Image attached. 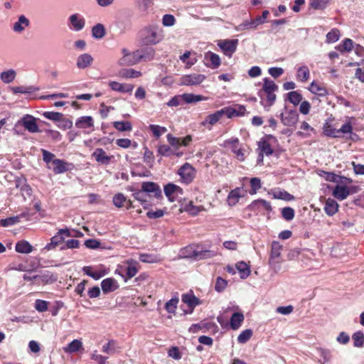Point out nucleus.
I'll use <instances>...</instances> for the list:
<instances>
[{
	"mask_svg": "<svg viewBox=\"0 0 364 364\" xmlns=\"http://www.w3.org/2000/svg\"><path fill=\"white\" fill-rule=\"evenodd\" d=\"M141 42L144 45H156L162 41L164 31L157 24L145 26L140 32Z\"/></svg>",
	"mask_w": 364,
	"mask_h": 364,
	"instance_id": "f257e3e1",
	"label": "nucleus"
},
{
	"mask_svg": "<svg viewBox=\"0 0 364 364\" xmlns=\"http://www.w3.org/2000/svg\"><path fill=\"white\" fill-rule=\"evenodd\" d=\"M277 89L278 86L273 80L265 77L264 79L263 87L258 92L261 99V103L264 106H272L276 100L274 92L277 90Z\"/></svg>",
	"mask_w": 364,
	"mask_h": 364,
	"instance_id": "f03ea898",
	"label": "nucleus"
},
{
	"mask_svg": "<svg viewBox=\"0 0 364 364\" xmlns=\"http://www.w3.org/2000/svg\"><path fill=\"white\" fill-rule=\"evenodd\" d=\"M282 248L283 246L279 242H272L269 258V264L275 273H277L281 269V264L282 262L281 252Z\"/></svg>",
	"mask_w": 364,
	"mask_h": 364,
	"instance_id": "7ed1b4c3",
	"label": "nucleus"
},
{
	"mask_svg": "<svg viewBox=\"0 0 364 364\" xmlns=\"http://www.w3.org/2000/svg\"><path fill=\"white\" fill-rule=\"evenodd\" d=\"M233 112V110L229 108L224 107L213 114H208L202 122V124L203 126H206L207 124L213 126L218 122L224 115H226L228 118H231V115L234 113Z\"/></svg>",
	"mask_w": 364,
	"mask_h": 364,
	"instance_id": "20e7f679",
	"label": "nucleus"
},
{
	"mask_svg": "<svg viewBox=\"0 0 364 364\" xmlns=\"http://www.w3.org/2000/svg\"><path fill=\"white\" fill-rule=\"evenodd\" d=\"M353 128L350 122L344 124L341 129H336L331 125L326 124L323 127V134L330 137H340L341 134H350L352 132Z\"/></svg>",
	"mask_w": 364,
	"mask_h": 364,
	"instance_id": "39448f33",
	"label": "nucleus"
},
{
	"mask_svg": "<svg viewBox=\"0 0 364 364\" xmlns=\"http://www.w3.org/2000/svg\"><path fill=\"white\" fill-rule=\"evenodd\" d=\"M178 174L183 183L188 184L196 176V169L189 163H186L178 170Z\"/></svg>",
	"mask_w": 364,
	"mask_h": 364,
	"instance_id": "423d86ee",
	"label": "nucleus"
},
{
	"mask_svg": "<svg viewBox=\"0 0 364 364\" xmlns=\"http://www.w3.org/2000/svg\"><path fill=\"white\" fill-rule=\"evenodd\" d=\"M71 236L70 232L68 228L60 229L56 235H55L51 239L50 242L48 243L44 250L49 251L55 249L57 246L61 244L64 240L65 237Z\"/></svg>",
	"mask_w": 364,
	"mask_h": 364,
	"instance_id": "0eeeda50",
	"label": "nucleus"
},
{
	"mask_svg": "<svg viewBox=\"0 0 364 364\" xmlns=\"http://www.w3.org/2000/svg\"><path fill=\"white\" fill-rule=\"evenodd\" d=\"M68 26L72 31H80L85 26V19L78 13L71 14L68 18Z\"/></svg>",
	"mask_w": 364,
	"mask_h": 364,
	"instance_id": "6e6552de",
	"label": "nucleus"
},
{
	"mask_svg": "<svg viewBox=\"0 0 364 364\" xmlns=\"http://www.w3.org/2000/svg\"><path fill=\"white\" fill-rule=\"evenodd\" d=\"M237 44V39H225L218 41V46L222 50L223 53L228 57H231L236 51Z\"/></svg>",
	"mask_w": 364,
	"mask_h": 364,
	"instance_id": "1a4fd4ad",
	"label": "nucleus"
},
{
	"mask_svg": "<svg viewBox=\"0 0 364 364\" xmlns=\"http://www.w3.org/2000/svg\"><path fill=\"white\" fill-rule=\"evenodd\" d=\"M206 77L203 74L192 73L184 75L180 79V85L186 86H196L202 83Z\"/></svg>",
	"mask_w": 364,
	"mask_h": 364,
	"instance_id": "9d476101",
	"label": "nucleus"
},
{
	"mask_svg": "<svg viewBox=\"0 0 364 364\" xmlns=\"http://www.w3.org/2000/svg\"><path fill=\"white\" fill-rule=\"evenodd\" d=\"M166 139L171 147L173 149H178L181 146H188L192 141V136L187 135L185 137L180 138L173 136L171 134L166 135Z\"/></svg>",
	"mask_w": 364,
	"mask_h": 364,
	"instance_id": "9b49d317",
	"label": "nucleus"
},
{
	"mask_svg": "<svg viewBox=\"0 0 364 364\" xmlns=\"http://www.w3.org/2000/svg\"><path fill=\"white\" fill-rule=\"evenodd\" d=\"M269 14V11L264 10L261 16H257L250 21H244L240 25V29H255L259 25L263 24L265 22Z\"/></svg>",
	"mask_w": 364,
	"mask_h": 364,
	"instance_id": "f8f14e48",
	"label": "nucleus"
},
{
	"mask_svg": "<svg viewBox=\"0 0 364 364\" xmlns=\"http://www.w3.org/2000/svg\"><path fill=\"white\" fill-rule=\"evenodd\" d=\"M186 250H190L191 252L185 255L188 258H192L195 260H200L208 258H211L215 255V253L211 250H195L193 247L188 248Z\"/></svg>",
	"mask_w": 364,
	"mask_h": 364,
	"instance_id": "ddd939ff",
	"label": "nucleus"
},
{
	"mask_svg": "<svg viewBox=\"0 0 364 364\" xmlns=\"http://www.w3.org/2000/svg\"><path fill=\"white\" fill-rule=\"evenodd\" d=\"M141 188L143 191L149 194H152V196L157 199L162 198L161 189L160 186L154 182H143L141 184Z\"/></svg>",
	"mask_w": 364,
	"mask_h": 364,
	"instance_id": "4468645a",
	"label": "nucleus"
},
{
	"mask_svg": "<svg viewBox=\"0 0 364 364\" xmlns=\"http://www.w3.org/2000/svg\"><path fill=\"white\" fill-rule=\"evenodd\" d=\"M73 165L69 164L61 159H55L53 161V165L48 166L49 168H52L55 174L63 173L68 171L72 170Z\"/></svg>",
	"mask_w": 364,
	"mask_h": 364,
	"instance_id": "2eb2a0df",
	"label": "nucleus"
},
{
	"mask_svg": "<svg viewBox=\"0 0 364 364\" xmlns=\"http://www.w3.org/2000/svg\"><path fill=\"white\" fill-rule=\"evenodd\" d=\"M22 125L31 133H36L39 132L38 126L36 123V119L29 114L25 115L21 119Z\"/></svg>",
	"mask_w": 364,
	"mask_h": 364,
	"instance_id": "dca6fc26",
	"label": "nucleus"
},
{
	"mask_svg": "<svg viewBox=\"0 0 364 364\" xmlns=\"http://www.w3.org/2000/svg\"><path fill=\"white\" fill-rule=\"evenodd\" d=\"M204 60L205 65L211 68H218L221 63L220 58L218 55L211 52L208 51L204 54Z\"/></svg>",
	"mask_w": 364,
	"mask_h": 364,
	"instance_id": "f3484780",
	"label": "nucleus"
},
{
	"mask_svg": "<svg viewBox=\"0 0 364 364\" xmlns=\"http://www.w3.org/2000/svg\"><path fill=\"white\" fill-rule=\"evenodd\" d=\"M281 121L285 126H293L298 121L299 114L295 110H288L280 114Z\"/></svg>",
	"mask_w": 364,
	"mask_h": 364,
	"instance_id": "a211bd4d",
	"label": "nucleus"
},
{
	"mask_svg": "<svg viewBox=\"0 0 364 364\" xmlns=\"http://www.w3.org/2000/svg\"><path fill=\"white\" fill-rule=\"evenodd\" d=\"M140 61V55L138 50L132 52L127 56H122L119 60V65L121 66H129L138 63Z\"/></svg>",
	"mask_w": 364,
	"mask_h": 364,
	"instance_id": "6ab92c4d",
	"label": "nucleus"
},
{
	"mask_svg": "<svg viewBox=\"0 0 364 364\" xmlns=\"http://www.w3.org/2000/svg\"><path fill=\"white\" fill-rule=\"evenodd\" d=\"M245 196V191L242 188H236L233 190H232L227 198V203L230 206H234L235 205L240 198L244 197Z\"/></svg>",
	"mask_w": 364,
	"mask_h": 364,
	"instance_id": "aec40b11",
	"label": "nucleus"
},
{
	"mask_svg": "<svg viewBox=\"0 0 364 364\" xmlns=\"http://www.w3.org/2000/svg\"><path fill=\"white\" fill-rule=\"evenodd\" d=\"M35 284H51L57 280V277L50 272L46 271L41 274H36Z\"/></svg>",
	"mask_w": 364,
	"mask_h": 364,
	"instance_id": "412c9836",
	"label": "nucleus"
},
{
	"mask_svg": "<svg viewBox=\"0 0 364 364\" xmlns=\"http://www.w3.org/2000/svg\"><path fill=\"white\" fill-rule=\"evenodd\" d=\"M94 58L89 53L80 55L76 60V66L78 69L84 70L92 65Z\"/></svg>",
	"mask_w": 364,
	"mask_h": 364,
	"instance_id": "4be33fe9",
	"label": "nucleus"
},
{
	"mask_svg": "<svg viewBox=\"0 0 364 364\" xmlns=\"http://www.w3.org/2000/svg\"><path fill=\"white\" fill-rule=\"evenodd\" d=\"M92 156L97 162L104 165L109 164L112 159H113V156H108L104 149L101 148L96 149L92 153Z\"/></svg>",
	"mask_w": 364,
	"mask_h": 364,
	"instance_id": "5701e85b",
	"label": "nucleus"
},
{
	"mask_svg": "<svg viewBox=\"0 0 364 364\" xmlns=\"http://www.w3.org/2000/svg\"><path fill=\"white\" fill-rule=\"evenodd\" d=\"M109 86L114 91H117L122 93H132L134 85L128 83H119L116 81H110Z\"/></svg>",
	"mask_w": 364,
	"mask_h": 364,
	"instance_id": "b1692460",
	"label": "nucleus"
},
{
	"mask_svg": "<svg viewBox=\"0 0 364 364\" xmlns=\"http://www.w3.org/2000/svg\"><path fill=\"white\" fill-rule=\"evenodd\" d=\"M75 127L81 129H90L93 130L94 119L90 116H83L79 117L75 122Z\"/></svg>",
	"mask_w": 364,
	"mask_h": 364,
	"instance_id": "393cba45",
	"label": "nucleus"
},
{
	"mask_svg": "<svg viewBox=\"0 0 364 364\" xmlns=\"http://www.w3.org/2000/svg\"><path fill=\"white\" fill-rule=\"evenodd\" d=\"M101 287L104 294L115 291L119 288L118 282L114 278H107L102 281Z\"/></svg>",
	"mask_w": 364,
	"mask_h": 364,
	"instance_id": "a878e982",
	"label": "nucleus"
},
{
	"mask_svg": "<svg viewBox=\"0 0 364 364\" xmlns=\"http://www.w3.org/2000/svg\"><path fill=\"white\" fill-rule=\"evenodd\" d=\"M181 300L191 309V311L196 306L201 304L200 299L193 294L192 291L188 293L183 294L182 295Z\"/></svg>",
	"mask_w": 364,
	"mask_h": 364,
	"instance_id": "bb28decb",
	"label": "nucleus"
},
{
	"mask_svg": "<svg viewBox=\"0 0 364 364\" xmlns=\"http://www.w3.org/2000/svg\"><path fill=\"white\" fill-rule=\"evenodd\" d=\"M16 187L18 188L22 196L26 198V196H30L32 193V190L28 184L26 183V180L24 178H18L15 181Z\"/></svg>",
	"mask_w": 364,
	"mask_h": 364,
	"instance_id": "cd10ccee",
	"label": "nucleus"
},
{
	"mask_svg": "<svg viewBox=\"0 0 364 364\" xmlns=\"http://www.w3.org/2000/svg\"><path fill=\"white\" fill-rule=\"evenodd\" d=\"M30 25V21L24 15L18 16V21L13 25V30L16 33H22Z\"/></svg>",
	"mask_w": 364,
	"mask_h": 364,
	"instance_id": "c85d7f7f",
	"label": "nucleus"
},
{
	"mask_svg": "<svg viewBox=\"0 0 364 364\" xmlns=\"http://www.w3.org/2000/svg\"><path fill=\"white\" fill-rule=\"evenodd\" d=\"M203 210L202 206H196L192 201L182 203L180 208L181 212L188 213L191 215H196L199 212Z\"/></svg>",
	"mask_w": 364,
	"mask_h": 364,
	"instance_id": "c756f323",
	"label": "nucleus"
},
{
	"mask_svg": "<svg viewBox=\"0 0 364 364\" xmlns=\"http://www.w3.org/2000/svg\"><path fill=\"white\" fill-rule=\"evenodd\" d=\"M248 208L251 210H259L260 208H262L264 210H266L267 211L272 210V206L269 202L263 200V199H258L254 200L249 206Z\"/></svg>",
	"mask_w": 364,
	"mask_h": 364,
	"instance_id": "7c9ffc66",
	"label": "nucleus"
},
{
	"mask_svg": "<svg viewBox=\"0 0 364 364\" xmlns=\"http://www.w3.org/2000/svg\"><path fill=\"white\" fill-rule=\"evenodd\" d=\"M350 194L347 186L337 185L333 192V196L339 200L346 199Z\"/></svg>",
	"mask_w": 364,
	"mask_h": 364,
	"instance_id": "2f4dec72",
	"label": "nucleus"
},
{
	"mask_svg": "<svg viewBox=\"0 0 364 364\" xmlns=\"http://www.w3.org/2000/svg\"><path fill=\"white\" fill-rule=\"evenodd\" d=\"M82 349V343L80 340L75 339L63 347V350L66 353H74Z\"/></svg>",
	"mask_w": 364,
	"mask_h": 364,
	"instance_id": "473e14b6",
	"label": "nucleus"
},
{
	"mask_svg": "<svg viewBox=\"0 0 364 364\" xmlns=\"http://www.w3.org/2000/svg\"><path fill=\"white\" fill-rule=\"evenodd\" d=\"M338 210V204L337 202L331 198H328L325 203L324 211L329 215H333Z\"/></svg>",
	"mask_w": 364,
	"mask_h": 364,
	"instance_id": "72a5a7b5",
	"label": "nucleus"
},
{
	"mask_svg": "<svg viewBox=\"0 0 364 364\" xmlns=\"http://www.w3.org/2000/svg\"><path fill=\"white\" fill-rule=\"evenodd\" d=\"M33 249L32 245L26 240L18 241L15 246L16 251L22 254H28Z\"/></svg>",
	"mask_w": 364,
	"mask_h": 364,
	"instance_id": "f704fd0d",
	"label": "nucleus"
},
{
	"mask_svg": "<svg viewBox=\"0 0 364 364\" xmlns=\"http://www.w3.org/2000/svg\"><path fill=\"white\" fill-rule=\"evenodd\" d=\"M16 77V72L14 69L3 71L0 74V79L6 84L12 82Z\"/></svg>",
	"mask_w": 364,
	"mask_h": 364,
	"instance_id": "c9c22d12",
	"label": "nucleus"
},
{
	"mask_svg": "<svg viewBox=\"0 0 364 364\" xmlns=\"http://www.w3.org/2000/svg\"><path fill=\"white\" fill-rule=\"evenodd\" d=\"M236 269L240 272L241 279H246L250 274V266L245 262H239L236 264Z\"/></svg>",
	"mask_w": 364,
	"mask_h": 364,
	"instance_id": "e433bc0d",
	"label": "nucleus"
},
{
	"mask_svg": "<svg viewBox=\"0 0 364 364\" xmlns=\"http://www.w3.org/2000/svg\"><path fill=\"white\" fill-rule=\"evenodd\" d=\"M310 77V72L307 66L299 67L296 71V80L300 82H306Z\"/></svg>",
	"mask_w": 364,
	"mask_h": 364,
	"instance_id": "4c0bfd02",
	"label": "nucleus"
},
{
	"mask_svg": "<svg viewBox=\"0 0 364 364\" xmlns=\"http://www.w3.org/2000/svg\"><path fill=\"white\" fill-rule=\"evenodd\" d=\"M92 36L95 39L102 38L105 34L106 31L103 24L97 23L92 28Z\"/></svg>",
	"mask_w": 364,
	"mask_h": 364,
	"instance_id": "58836bf2",
	"label": "nucleus"
},
{
	"mask_svg": "<svg viewBox=\"0 0 364 364\" xmlns=\"http://www.w3.org/2000/svg\"><path fill=\"white\" fill-rule=\"evenodd\" d=\"M139 53L140 60L149 61L154 59L155 50L153 48H146L142 50H137Z\"/></svg>",
	"mask_w": 364,
	"mask_h": 364,
	"instance_id": "ea45409f",
	"label": "nucleus"
},
{
	"mask_svg": "<svg viewBox=\"0 0 364 364\" xmlns=\"http://www.w3.org/2000/svg\"><path fill=\"white\" fill-rule=\"evenodd\" d=\"M285 100L294 105H298L302 101V95L299 91H291L286 95Z\"/></svg>",
	"mask_w": 364,
	"mask_h": 364,
	"instance_id": "a19ab883",
	"label": "nucleus"
},
{
	"mask_svg": "<svg viewBox=\"0 0 364 364\" xmlns=\"http://www.w3.org/2000/svg\"><path fill=\"white\" fill-rule=\"evenodd\" d=\"M244 321V315L242 313H234L230 318V326L232 329L236 330L241 326Z\"/></svg>",
	"mask_w": 364,
	"mask_h": 364,
	"instance_id": "79ce46f5",
	"label": "nucleus"
},
{
	"mask_svg": "<svg viewBox=\"0 0 364 364\" xmlns=\"http://www.w3.org/2000/svg\"><path fill=\"white\" fill-rule=\"evenodd\" d=\"M120 77L123 78H136L141 75L140 71L136 70L133 68L122 69L119 71Z\"/></svg>",
	"mask_w": 364,
	"mask_h": 364,
	"instance_id": "37998d69",
	"label": "nucleus"
},
{
	"mask_svg": "<svg viewBox=\"0 0 364 364\" xmlns=\"http://www.w3.org/2000/svg\"><path fill=\"white\" fill-rule=\"evenodd\" d=\"M309 90L314 93L316 94L319 96H326L328 94L327 90L323 87L322 85L318 84L315 81H313L309 87Z\"/></svg>",
	"mask_w": 364,
	"mask_h": 364,
	"instance_id": "c03bdc74",
	"label": "nucleus"
},
{
	"mask_svg": "<svg viewBox=\"0 0 364 364\" xmlns=\"http://www.w3.org/2000/svg\"><path fill=\"white\" fill-rule=\"evenodd\" d=\"M113 127L119 132H130L132 129V123L128 121L114 122Z\"/></svg>",
	"mask_w": 364,
	"mask_h": 364,
	"instance_id": "a18cd8bd",
	"label": "nucleus"
},
{
	"mask_svg": "<svg viewBox=\"0 0 364 364\" xmlns=\"http://www.w3.org/2000/svg\"><path fill=\"white\" fill-rule=\"evenodd\" d=\"M191 54L190 51H186L179 57V59L186 64V68H190L197 61L196 58H191Z\"/></svg>",
	"mask_w": 364,
	"mask_h": 364,
	"instance_id": "49530a36",
	"label": "nucleus"
},
{
	"mask_svg": "<svg viewBox=\"0 0 364 364\" xmlns=\"http://www.w3.org/2000/svg\"><path fill=\"white\" fill-rule=\"evenodd\" d=\"M336 48L341 53L350 52L353 48V42L350 38H346L342 44L337 46Z\"/></svg>",
	"mask_w": 364,
	"mask_h": 364,
	"instance_id": "de8ad7c7",
	"label": "nucleus"
},
{
	"mask_svg": "<svg viewBox=\"0 0 364 364\" xmlns=\"http://www.w3.org/2000/svg\"><path fill=\"white\" fill-rule=\"evenodd\" d=\"M259 149H260V153L265 154L267 156L272 155L273 153V149L269 144V143L265 140L262 139L258 143Z\"/></svg>",
	"mask_w": 364,
	"mask_h": 364,
	"instance_id": "09e8293b",
	"label": "nucleus"
},
{
	"mask_svg": "<svg viewBox=\"0 0 364 364\" xmlns=\"http://www.w3.org/2000/svg\"><path fill=\"white\" fill-rule=\"evenodd\" d=\"M182 97L183 101H184L186 103H193L205 100V97L202 95H196L191 93H185L182 95Z\"/></svg>",
	"mask_w": 364,
	"mask_h": 364,
	"instance_id": "8fccbe9b",
	"label": "nucleus"
},
{
	"mask_svg": "<svg viewBox=\"0 0 364 364\" xmlns=\"http://www.w3.org/2000/svg\"><path fill=\"white\" fill-rule=\"evenodd\" d=\"M340 36V31L338 28H333L326 34V42L327 43H335L339 40Z\"/></svg>",
	"mask_w": 364,
	"mask_h": 364,
	"instance_id": "3c124183",
	"label": "nucleus"
},
{
	"mask_svg": "<svg viewBox=\"0 0 364 364\" xmlns=\"http://www.w3.org/2000/svg\"><path fill=\"white\" fill-rule=\"evenodd\" d=\"M127 264L129 266L127 267L126 273L128 279H131L134 277L138 272V269L136 267V264L138 263L133 260H129L127 261Z\"/></svg>",
	"mask_w": 364,
	"mask_h": 364,
	"instance_id": "603ef678",
	"label": "nucleus"
},
{
	"mask_svg": "<svg viewBox=\"0 0 364 364\" xmlns=\"http://www.w3.org/2000/svg\"><path fill=\"white\" fill-rule=\"evenodd\" d=\"M175 189L176 185L171 183H169L164 186V193L171 202L175 200Z\"/></svg>",
	"mask_w": 364,
	"mask_h": 364,
	"instance_id": "864d4df0",
	"label": "nucleus"
},
{
	"mask_svg": "<svg viewBox=\"0 0 364 364\" xmlns=\"http://www.w3.org/2000/svg\"><path fill=\"white\" fill-rule=\"evenodd\" d=\"M179 299L177 296L173 297L165 304V309L167 312L174 314L177 308Z\"/></svg>",
	"mask_w": 364,
	"mask_h": 364,
	"instance_id": "5fc2aeb1",
	"label": "nucleus"
},
{
	"mask_svg": "<svg viewBox=\"0 0 364 364\" xmlns=\"http://www.w3.org/2000/svg\"><path fill=\"white\" fill-rule=\"evenodd\" d=\"M149 129L156 138L160 137L163 134L167 132V129L165 127H161L156 124H150L149 126Z\"/></svg>",
	"mask_w": 364,
	"mask_h": 364,
	"instance_id": "6e6d98bb",
	"label": "nucleus"
},
{
	"mask_svg": "<svg viewBox=\"0 0 364 364\" xmlns=\"http://www.w3.org/2000/svg\"><path fill=\"white\" fill-rule=\"evenodd\" d=\"M353 344L355 347H363L364 345V333L362 331H357L352 336Z\"/></svg>",
	"mask_w": 364,
	"mask_h": 364,
	"instance_id": "4d7b16f0",
	"label": "nucleus"
},
{
	"mask_svg": "<svg viewBox=\"0 0 364 364\" xmlns=\"http://www.w3.org/2000/svg\"><path fill=\"white\" fill-rule=\"evenodd\" d=\"M157 151L159 155L168 157L173 156V149L166 144H161L158 146Z\"/></svg>",
	"mask_w": 364,
	"mask_h": 364,
	"instance_id": "13d9d810",
	"label": "nucleus"
},
{
	"mask_svg": "<svg viewBox=\"0 0 364 364\" xmlns=\"http://www.w3.org/2000/svg\"><path fill=\"white\" fill-rule=\"evenodd\" d=\"M252 336V331L251 329H246L242 331L237 337V342L239 343H247Z\"/></svg>",
	"mask_w": 364,
	"mask_h": 364,
	"instance_id": "bf43d9fd",
	"label": "nucleus"
},
{
	"mask_svg": "<svg viewBox=\"0 0 364 364\" xmlns=\"http://www.w3.org/2000/svg\"><path fill=\"white\" fill-rule=\"evenodd\" d=\"M102 352L107 354L112 355L116 352V341L114 340L109 341L108 343L102 346Z\"/></svg>",
	"mask_w": 364,
	"mask_h": 364,
	"instance_id": "052dcab7",
	"label": "nucleus"
},
{
	"mask_svg": "<svg viewBox=\"0 0 364 364\" xmlns=\"http://www.w3.org/2000/svg\"><path fill=\"white\" fill-rule=\"evenodd\" d=\"M114 205L117 208H122L124 206L127 198L124 194L119 193L114 196L112 199Z\"/></svg>",
	"mask_w": 364,
	"mask_h": 364,
	"instance_id": "680f3d73",
	"label": "nucleus"
},
{
	"mask_svg": "<svg viewBox=\"0 0 364 364\" xmlns=\"http://www.w3.org/2000/svg\"><path fill=\"white\" fill-rule=\"evenodd\" d=\"M329 0H311L310 6L314 9H323L328 4Z\"/></svg>",
	"mask_w": 364,
	"mask_h": 364,
	"instance_id": "e2e57ef3",
	"label": "nucleus"
},
{
	"mask_svg": "<svg viewBox=\"0 0 364 364\" xmlns=\"http://www.w3.org/2000/svg\"><path fill=\"white\" fill-rule=\"evenodd\" d=\"M318 351L319 355L323 358V362L320 361L321 364H324L326 363L329 362L331 360L332 355L328 349L319 348Z\"/></svg>",
	"mask_w": 364,
	"mask_h": 364,
	"instance_id": "0e129e2a",
	"label": "nucleus"
},
{
	"mask_svg": "<svg viewBox=\"0 0 364 364\" xmlns=\"http://www.w3.org/2000/svg\"><path fill=\"white\" fill-rule=\"evenodd\" d=\"M43 115L48 119L58 122H60V119L63 117V114L56 112H45Z\"/></svg>",
	"mask_w": 364,
	"mask_h": 364,
	"instance_id": "69168bd1",
	"label": "nucleus"
},
{
	"mask_svg": "<svg viewBox=\"0 0 364 364\" xmlns=\"http://www.w3.org/2000/svg\"><path fill=\"white\" fill-rule=\"evenodd\" d=\"M251 190L250 193L254 195L261 188V180L259 178H252L250 179Z\"/></svg>",
	"mask_w": 364,
	"mask_h": 364,
	"instance_id": "338daca9",
	"label": "nucleus"
},
{
	"mask_svg": "<svg viewBox=\"0 0 364 364\" xmlns=\"http://www.w3.org/2000/svg\"><path fill=\"white\" fill-rule=\"evenodd\" d=\"M274 197L277 199H282L286 201H290L294 199V197L285 191H279L274 194Z\"/></svg>",
	"mask_w": 364,
	"mask_h": 364,
	"instance_id": "774afa93",
	"label": "nucleus"
}]
</instances>
